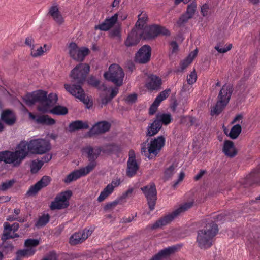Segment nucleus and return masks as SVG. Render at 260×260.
Listing matches in <instances>:
<instances>
[{
  "label": "nucleus",
  "mask_w": 260,
  "mask_h": 260,
  "mask_svg": "<svg viewBox=\"0 0 260 260\" xmlns=\"http://www.w3.org/2000/svg\"><path fill=\"white\" fill-rule=\"evenodd\" d=\"M50 149L49 142L43 139H33L28 143L21 141L15 151L0 152V161H3L7 164H12L14 167H18L28 154L29 152L42 154Z\"/></svg>",
  "instance_id": "nucleus-1"
},
{
  "label": "nucleus",
  "mask_w": 260,
  "mask_h": 260,
  "mask_svg": "<svg viewBox=\"0 0 260 260\" xmlns=\"http://www.w3.org/2000/svg\"><path fill=\"white\" fill-rule=\"evenodd\" d=\"M90 71V66L87 63H79L71 72L70 76L73 82H76L78 85L65 84L64 88L71 94L79 99L87 108L92 106V101L88 97H86L84 90L81 87L86 79L87 75Z\"/></svg>",
  "instance_id": "nucleus-2"
},
{
  "label": "nucleus",
  "mask_w": 260,
  "mask_h": 260,
  "mask_svg": "<svg viewBox=\"0 0 260 260\" xmlns=\"http://www.w3.org/2000/svg\"><path fill=\"white\" fill-rule=\"evenodd\" d=\"M57 100L56 94L50 93L47 96V93L42 90L27 94L24 98V101L28 106H32L35 103H38V110L43 113L48 112L49 108L53 107L56 103Z\"/></svg>",
  "instance_id": "nucleus-3"
},
{
  "label": "nucleus",
  "mask_w": 260,
  "mask_h": 260,
  "mask_svg": "<svg viewBox=\"0 0 260 260\" xmlns=\"http://www.w3.org/2000/svg\"><path fill=\"white\" fill-rule=\"evenodd\" d=\"M218 231L217 225L214 222H208L197 232L196 242L201 249H207L213 244V238Z\"/></svg>",
  "instance_id": "nucleus-4"
},
{
  "label": "nucleus",
  "mask_w": 260,
  "mask_h": 260,
  "mask_svg": "<svg viewBox=\"0 0 260 260\" xmlns=\"http://www.w3.org/2000/svg\"><path fill=\"white\" fill-rule=\"evenodd\" d=\"M165 138L160 136L152 141L148 148L146 147V143H145L142 145L141 153L144 154L149 159H152L161 150L165 144Z\"/></svg>",
  "instance_id": "nucleus-5"
},
{
  "label": "nucleus",
  "mask_w": 260,
  "mask_h": 260,
  "mask_svg": "<svg viewBox=\"0 0 260 260\" xmlns=\"http://www.w3.org/2000/svg\"><path fill=\"white\" fill-rule=\"evenodd\" d=\"M232 93V88L230 85L223 86L219 94V100L215 107L211 110V114H219L228 103Z\"/></svg>",
  "instance_id": "nucleus-6"
},
{
  "label": "nucleus",
  "mask_w": 260,
  "mask_h": 260,
  "mask_svg": "<svg viewBox=\"0 0 260 260\" xmlns=\"http://www.w3.org/2000/svg\"><path fill=\"white\" fill-rule=\"evenodd\" d=\"M124 72L122 68L117 64H112L109 68V71L104 73V78L114 83L117 86H120L123 82Z\"/></svg>",
  "instance_id": "nucleus-7"
},
{
  "label": "nucleus",
  "mask_w": 260,
  "mask_h": 260,
  "mask_svg": "<svg viewBox=\"0 0 260 260\" xmlns=\"http://www.w3.org/2000/svg\"><path fill=\"white\" fill-rule=\"evenodd\" d=\"M193 205L192 202L185 203L175 210L172 213L168 214L163 218H160L152 225L153 229L161 228L166 225L173 220V219L180 213L189 209Z\"/></svg>",
  "instance_id": "nucleus-8"
},
{
  "label": "nucleus",
  "mask_w": 260,
  "mask_h": 260,
  "mask_svg": "<svg viewBox=\"0 0 260 260\" xmlns=\"http://www.w3.org/2000/svg\"><path fill=\"white\" fill-rule=\"evenodd\" d=\"M140 32L142 39L144 40H150L159 35L169 36L170 34L167 29L158 25H152L145 27L142 31Z\"/></svg>",
  "instance_id": "nucleus-9"
},
{
  "label": "nucleus",
  "mask_w": 260,
  "mask_h": 260,
  "mask_svg": "<svg viewBox=\"0 0 260 260\" xmlns=\"http://www.w3.org/2000/svg\"><path fill=\"white\" fill-rule=\"evenodd\" d=\"M69 53L71 58L78 61H83L90 52L89 49L85 47L79 48L77 44L71 42L68 46Z\"/></svg>",
  "instance_id": "nucleus-10"
},
{
  "label": "nucleus",
  "mask_w": 260,
  "mask_h": 260,
  "mask_svg": "<svg viewBox=\"0 0 260 260\" xmlns=\"http://www.w3.org/2000/svg\"><path fill=\"white\" fill-rule=\"evenodd\" d=\"M72 196L70 190L62 192L55 197L51 202L50 208L51 210L61 209L68 207L69 205V200Z\"/></svg>",
  "instance_id": "nucleus-11"
},
{
  "label": "nucleus",
  "mask_w": 260,
  "mask_h": 260,
  "mask_svg": "<svg viewBox=\"0 0 260 260\" xmlns=\"http://www.w3.org/2000/svg\"><path fill=\"white\" fill-rule=\"evenodd\" d=\"M94 164L91 163L85 167L73 171L64 179V182L69 183L78 179L81 177L87 175L94 169Z\"/></svg>",
  "instance_id": "nucleus-12"
},
{
  "label": "nucleus",
  "mask_w": 260,
  "mask_h": 260,
  "mask_svg": "<svg viewBox=\"0 0 260 260\" xmlns=\"http://www.w3.org/2000/svg\"><path fill=\"white\" fill-rule=\"evenodd\" d=\"M118 92V87H108L103 85L99 86V92H100V97L102 105H105L115 96Z\"/></svg>",
  "instance_id": "nucleus-13"
},
{
  "label": "nucleus",
  "mask_w": 260,
  "mask_h": 260,
  "mask_svg": "<svg viewBox=\"0 0 260 260\" xmlns=\"http://www.w3.org/2000/svg\"><path fill=\"white\" fill-rule=\"evenodd\" d=\"M141 190L145 194L148 200V204L150 210H154L156 200V189L154 183L150 184L141 188Z\"/></svg>",
  "instance_id": "nucleus-14"
},
{
  "label": "nucleus",
  "mask_w": 260,
  "mask_h": 260,
  "mask_svg": "<svg viewBox=\"0 0 260 260\" xmlns=\"http://www.w3.org/2000/svg\"><path fill=\"white\" fill-rule=\"evenodd\" d=\"M51 181V178L48 176H44L35 185L31 186L27 191V195L32 196L36 194L42 188L46 187Z\"/></svg>",
  "instance_id": "nucleus-15"
},
{
  "label": "nucleus",
  "mask_w": 260,
  "mask_h": 260,
  "mask_svg": "<svg viewBox=\"0 0 260 260\" xmlns=\"http://www.w3.org/2000/svg\"><path fill=\"white\" fill-rule=\"evenodd\" d=\"M91 234V231L85 229L73 234L70 238L69 243L72 245L82 243Z\"/></svg>",
  "instance_id": "nucleus-16"
},
{
  "label": "nucleus",
  "mask_w": 260,
  "mask_h": 260,
  "mask_svg": "<svg viewBox=\"0 0 260 260\" xmlns=\"http://www.w3.org/2000/svg\"><path fill=\"white\" fill-rule=\"evenodd\" d=\"M151 49L148 45H144L136 54V60L141 63L147 62L150 58Z\"/></svg>",
  "instance_id": "nucleus-17"
},
{
  "label": "nucleus",
  "mask_w": 260,
  "mask_h": 260,
  "mask_svg": "<svg viewBox=\"0 0 260 260\" xmlns=\"http://www.w3.org/2000/svg\"><path fill=\"white\" fill-rule=\"evenodd\" d=\"M196 8L197 4L194 2L188 5L185 14L182 15L177 21V26L179 27L182 26L189 19L191 18L194 14Z\"/></svg>",
  "instance_id": "nucleus-18"
},
{
  "label": "nucleus",
  "mask_w": 260,
  "mask_h": 260,
  "mask_svg": "<svg viewBox=\"0 0 260 260\" xmlns=\"http://www.w3.org/2000/svg\"><path fill=\"white\" fill-rule=\"evenodd\" d=\"M121 183L119 179L113 180L111 183L108 184L99 196V202H101L106 199L111 194L115 188L118 187Z\"/></svg>",
  "instance_id": "nucleus-19"
},
{
  "label": "nucleus",
  "mask_w": 260,
  "mask_h": 260,
  "mask_svg": "<svg viewBox=\"0 0 260 260\" xmlns=\"http://www.w3.org/2000/svg\"><path fill=\"white\" fill-rule=\"evenodd\" d=\"M141 38V32H139L136 29L134 28L128 34L124 42V44L127 47L136 46L139 43Z\"/></svg>",
  "instance_id": "nucleus-20"
},
{
  "label": "nucleus",
  "mask_w": 260,
  "mask_h": 260,
  "mask_svg": "<svg viewBox=\"0 0 260 260\" xmlns=\"http://www.w3.org/2000/svg\"><path fill=\"white\" fill-rule=\"evenodd\" d=\"M120 13L121 12H118L111 17L106 18L103 22L99 25V29L107 31L112 28L117 22L118 15H120Z\"/></svg>",
  "instance_id": "nucleus-21"
},
{
  "label": "nucleus",
  "mask_w": 260,
  "mask_h": 260,
  "mask_svg": "<svg viewBox=\"0 0 260 260\" xmlns=\"http://www.w3.org/2000/svg\"><path fill=\"white\" fill-rule=\"evenodd\" d=\"M161 85V79L155 75H151L148 78L146 87L149 90H155L159 89Z\"/></svg>",
  "instance_id": "nucleus-22"
},
{
  "label": "nucleus",
  "mask_w": 260,
  "mask_h": 260,
  "mask_svg": "<svg viewBox=\"0 0 260 260\" xmlns=\"http://www.w3.org/2000/svg\"><path fill=\"white\" fill-rule=\"evenodd\" d=\"M81 151L82 154L86 156L88 158L89 161V164H91V163L94 164L95 165V168L96 166V162L95 160L98 158V155L94 152L93 148L90 146H87L82 148Z\"/></svg>",
  "instance_id": "nucleus-23"
},
{
  "label": "nucleus",
  "mask_w": 260,
  "mask_h": 260,
  "mask_svg": "<svg viewBox=\"0 0 260 260\" xmlns=\"http://www.w3.org/2000/svg\"><path fill=\"white\" fill-rule=\"evenodd\" d=\"M1 119L7 125H13L16 120L14 113L10 110L4 111L1 114Z\"/></svg>",
  "instance_id": "nucleus-24"
},
{
  "label": "nucleus",
  "mask_w": 260,
  "mask_h": 260,
  "mask_svg": "<svg viewBox=\"0 0 260 260\" xmlns=\"http://www.w3.org/2000/svg\"><path fill=\"white\" fill-rule=\"evenodd\" d=\"M48 14L59 25L61 24L63 22V18L59 12L57 5H53L49 8Z\"/></svg>",
  "instance_id": "nucleus-25"
},
{
  "label": "nucleus",
  "mask_w": 260,
  "mask_h": 260,
  "mask_svg": "<svg viewBox=\"0 0 260 260\" xmlns=\"http://www.w3.org/2000/svg\"><path fill=\"white\" fill-rule=\"evenodd\" d=\"M89 127L88 122L82 120H76L71 122L69 128L70 132H74L78 130L86 129Z\"/></svg>",
  "instance_id": "nucleus-26"
},
{
  "label": "nucleus",
  "mask_w": 260,
  "mask_h": 260,
  "mask_svg": "<svg viewBox=\"0 0 260 260\" xmlns=\"http://www.w3.org/2000/svg\"><path fill=\"white\" fill-rule=\"evenodd\" d=\"M223 151L226 155L230 157H233L237 153L234 143L229 140H226L224 142Z\"/></svg>",
  "instance_id": "nucleus-27"
},
{
  "label": "nucleus",
  "mask_w": 260,
  "mask_h": 260,
  "mask_svg": "<svg viewBox=\"0 0 260 260\" xmlns=\"http://www.w3.org/2000/svg\"><path fill=\"white\" fill-rule=\"evenodd\" d=\"M176 249V246H172L165 248L161 250L150 260H160L173 253Z\"/></svg>",
  "instance_id": "nucleus-28"
},
{
  "label": "nucleus",
  "mask_w": 260,
  "mask_h": 260,
  "mask_svg": "<svg viewBox=\"0 0 260 260\" xmlns=\"http://www.w3.org/2000/svg\"><path fill=\"white\" fill-rule=\"evenodd\" d=\"M147 19L148 17L147 14L145 13H141V14L138 16V20L136 22L134 28L136 29L139 31V32H142L145 27L147 26H145Z\"/></svg>",
  "instance_id": "nucleus-29"
},
{
  "label": "nucleus",
  "mask_w": 260,
  "mask_h": 260,
  "mask_svg": "<svg viewBox=\"0 0 260 260\" xmlns=\"http://www.w3.org/2000/svg\"><path fill=\"white\" fill-rule=\"evenodd\" d=\"M198 52V50L196 48L192 52L190 53L185 59L181 61L180 63V67L182 70L186 68L192 61L193 59L197 56Z\"/></svg>",
  "instance_id": "nucleus-30"
},
{
  "label": "nucleus",
  "mask_w": 260,
  "mask_h": 260,
  "mask_svg": "<svg viewBox=\"0 0 260 260\" xmlns=\"http://www.w3.org/2000/svg\"><path fill=\"white\" fill-rule=\"evenodd\" d=\"M161 123L159 120H154L148 127L147 135L152 136L156 134L161 127Z\"/></svg>",
  "instance_id": "nucleus-31"
},
{
  "label": "nucleus",
  "mask_w": 260,
  "mask_h": 260,
  "mask_svg": "<svg viewBox=\"0 0 260 260\" xmlns=\"http://www.w3.org/2000/svg\"><path fill=\"white\" fill-rule=\"evenodd\" d=\"M51 107L49 108L47 112L56 115H64L68 112V109L64 106H55L53 108L50 109Z\"/></svg>",
  "instance_id": "nucleus-32"
},
{
  "label": "nucleus",
  "mask_w": 260,
  "mask_h": 260,
  "mask_svg": "<svg viewBox=\"0 0 260 260\" xmlns=\"http://www.w3.org/2000/svg\"><path fill=\"white\" fill-rule=\"evenodd\" d=\"M38 123L47 125H52L55 124V121L54 119L50 118L48 115L38 116L36 119Z\"/></svg>",
  "instance_id": "nucleus-33"
},
{
  "label": "nucleus",
  "mask_w": 260,
  "mask_h": 260,
  "mask_svg": "<svg viewBox=\"0 0 260 260\" xmlns=\"http://www.w3.org/2000/svg\"><path fill=\"white\" fill-rule=\"evenodd\" d=\"M139 166L136 161H127L126 173L129 177L133 176L137 172Z\"/></svg>",
  "instance_id": "nucleus-34"
},
{
  "label": "nucleus",
  "mask_w": 260,
  "mask_h": 260,
  "mask_svg": "<svg viewBox=\"0 0 260 260\" xmlns=\"http://www.w3.org/2000/svg\"><path fill=\"white\" fill-rule=\"evenodd\" d=\"M241 132V127L239 124L234 125L229 133H228V130L224 129V133L232 139L237 138Z\"/></svg>",
  "instance_id": "nucleus-35"
},
{
  "label": "nucleus",
  "mask_w": 260,
  "mask_h": 260,
  "mask_svg": "<svg viewBox=\"0 0 260 260\" xmlns=\"http://www.w3.org/2000/svg\"><path fill=\"white\" fill-rule=\"evenodd\" d=\"M177 170V166L175 164L170 165L167 168L164 172V177L166 179H169L172 177Z\"/></svg>",
  "instance_id": "nucleus-36"
},
{
  "label": "nucleus",
  "mask_w": 260,
  "mask_h": 260,
  "mask_svg": "<svg viewBox=\"0 0 260 260\" xmlns=\"http://www.w3.org/2000/svg\"><path fill=\"white\" fill-rule=\"evenodd\" d=\"M50 216L48 214H44L39 217L35 225L38 228L45 226L49 221Z\"/></svg>",
  "instance_id": "nucleus-37"
},
{
  "label": "nucleus",
  "mask_w": 260,
  "mask_h": 260,
  "mask_svg": "<svg viewBox=\"0 0 260 260\" xmlns=\"http://www.w3.org/2000/svg\"><path fill=\"white\" fill-rule=\"evenodd\" d=\"M156 120H159L161 123L168 124L171 122V117L170 114H160L157 115V119Z\"/></svg>",
  "instance_id": "nucleus-38"
},
{
  "label": "nucleus",
  "mask_w": 260,
  "mask_h": 260,
  "mask_svg": "<svg viewBox=\"0 0 260 260\" xmlns=\"http://www.w3.org/2000/svg\"><path fill=\"white\" fill-rule=\"evenodd\" d=\"M15 182V180L12 179L3 182L0 185V190L5 191L9 189L13 186Z\"/></svg>",
  "instance_id": "nucleus-39"
},
{
  "label": "nucleus",
  "mask_w": 260,
  "mask_h": 260,
  "mask_svg": "<svg viewBox=\"0 0 260 260\" xmlns=\"http://www.w3.org/2000/svg\"><path fill=\"white\" fill-rule=\"evenodd\" d=\"M110 127L111 124L107 121L99 122V134L109 131Z\"/></svg>",
  "instance_id": "nucleus-40"
},
{
  "label": "nucleus",
  "mask_w": 260,
  "mask_h": 260,
  "mask_svg": "<svg viewBox=\"0 0 260 260\" xmlns=\"http://www.w3.org/2000/svg\"><path fill=\"white\" fill-rule=\"evenodd\" d=\"M170 92V89H166L160 93V94L156 98L155 101L157 102V103H160L165 100L169 95Z\"/></svg>",
  "instance_id": "nucleus-41"
},
{
  "label": "nucleus",
  "mask_w": 260,
  "mask_h": 260,
  "mask_svg": "<svg viewBox=\"0 0 260 260\" xmlns=\"http://www.w3.org/2000/svg\"><path fill=\"white\" fill-rule=\"evenodd\" d=\"M117 148V146L114 145H108L106 146L104 148L101 149L99 148V154L101 152H103L106 154H109L114 151Z\"/></svg>",
  "instance_id": "nucleus-42"
},
{
  "label": "nucleus",
  "mask_w": 260,
  "mask_h": 260,
  "mask_svg": "<svg viewBox=\"0 0 260 260\" xmlns=\"http://www.w3.org/2000/svg\"><path fill=\"white\" fill-rule=\"evenodd\" d=\"M43 165V161L39 160L38 161H33L31 165V171L33 173L37 172Z\"/></svg>",
  "instance_id": "nucleus-43"
},
{
  "label": "nucleus",
  "mask_w": 260,
  "mask_h": 260,
  "mask_svg": "<svg viewBox=\"0 0 260 260\" xmlns=\"http://www.w3.org/2000/svg\"><path fill=\"white\" fill-rule=\"evenodd\" d=\"M44 52V51L42 47H40L36 49L33 45L31 49V55L34 57H37L41 56Z\"/></svg>",
  "instance_id": "nucleus-44"
},
{
  "label": "nucleus",
  "mask_w": 260,
  "mask_h": 260,
  "mask_svg": "<svg viewBox=\"0 0 260 260\" xmlns=\"http://www.w3.org/2000/svg\"><path fill=\"white\" fill-rule=\"evenodd\" d=\"M197 75L194 70L187 76V81L188 84L191 85L195 83L197 81Z\"/></svg>",
  "instance_id": "nucleus-45"
},
{
  "label": "nucleus",
  "mask_w": 260,
  "mask_h": 260,
  "mask_svg": "<svg viewBox=\"0 0 260 260\" xmlns=\"http://www.w3.org/2000/svg\"><path fill=\"white\" fill-rule=\"evenodd\" d=\"M39 244V241L37 239H28L24 243L25 247L30 248L37 246Z\"/></svg>",
  "instance_id": "nucleus-46"
},
{
  "label": "nucleus",
  "mask_w": 260,
  "mask_h": 260,
  "mask_svg": "<svg viewBox=\"0 0 260 260\" xmlns=\"http://www.w3.org/2000/svg\"><path fill=\"white\" fill-rule=\"evenodd\" d=\"M232 44H229L225 46V47L220 48L219 45H217L215 47V49L220 53H224L230 50L232 48Z\"/></svg>",
  "instance_id": "nucleus-47"
},
{
  "label": "nucleus",
  "mask_w": 260,
  "mask_h": 260,
  "mask_svg": "<svg viewBox=\"0 0 260 260\" xmlns=\"http://www.w3.org/2000/svg\"><path fill=\"white\" fill-rule=\"evenodd\" d=\"M137 99V95L136 93H132L127 96L125 99V102L128 104L135 103Z\"/></svg>",
  "instance_id": "nucleus-48"
},
{
  "label": "nucleus",
  "mask_w": 260,
  "mask_h": 260,
  "mask_svg": "<svg viewBox=\"0 0 260 260\" xmlns=\"http://www.w3.org/2000/svg\"><path fill=\"white\" fill-rule=\"evenodd\" d=\"M19 236L18 234H14L13 235H11L9 232H5L3 233L2 236V240L6 241L9 239H13L15 237H18Z\"/></svg>",
  "instance_id": "nucleus-49"
},
{
  "label": "nucleus",
  "mask_w": 260,
  "mask_h": 260,
  "mask_svg": "<svg viewBox=\"0 0 260 260\" xmlns=\"http://www.w3.org/2000/svg\"><path fill=\"white\" fill-rule=\"evenodd\" d=\"M87 83L94 87H98V80L93 76H90L87 79Z\"/></svg>",
  "instance_id": "nucleus-50"
},
{
  "label": "nucleus",
  "mask_w": 260,
  "mask_h": 260,
  "mask_svg": "<svg viewBox=\"0 0 260 260\" xmlns=\"http://www.w3.org/2000/svg\"><path fill=\"white\" fill-rule=\"evenodd\" d=\"M159 105V104L157 103V102L155 100L149 109V114L150 115L154 114L156 111Z\"/></svg>",
  "instance_id": "nucleus-51"
},
{
  "label": "nucleus",
  "mask_w": 260,
  "mask_h": 260,
  "mask_svg": "<svg viewBox=\"0 0 260 260\" xmlns=\"http://www.w3.org/2000/svg\"><path fill=\"white\" fill-rule=\"evenodd\" d=\"M119 203V200H115L112 202H110L105 205V209L106 210L113 209Z\"/></svg>",
  "instance_id": "nucleus-52"
},
{
  "label": "nucleus",
  "mask_w": 260,
  "mask_h": 260,
  "mask_svg": "<svg viewBox=\"0 0 260 260\" xmlns=\"http://www.w3.org/2000/svg\"><path fill=\"white\" fill-rule=\"evenodd\" d=\"M56 256L54 252H50L46 256L43 258L42 260H56Z\"/></svg>",
  "instance_id": "nucleus-53"
},
{
  "label": "nucleus",
  "mask_w": 260,
  "mask_h": 260,
  "mask_svg": "<svg viewBox=\"0 0 260 260\" xmlns=\"http://www.w3.org/2000/svg\"><path fill=\"white\" fill-rule=\"evenodd\" d=\"M110 36L113 37H120V28L117 27L110 32Z\"/></svg>",
  "instance_id": "nucleus-54"
},
{
  "label": "nucleus",
  "mask_w": 260,
  "mask_h": 260,
  "mask_svg": "<svg viewBox=\"0 0 260 260\" xmlns=\"http://www.w3.org/2000/svg\"><path fill=\"white\" fill-rule=\"evenodd\" d=\"M97 126H98V123H95L94 124L93 128H92L91 129H90V131L88 132V133L87 134L88 136L91 137L93 135L98 133V129L96 128Z\"/></svg>",
  "instance_id": "nucleus-55"
},
{
  "label": "nucleus",
  "mask_w": 260,
  "mask_h": 260,
  "mask_svg": "<svg viewBox=\"0 0 260 260\" xmlns=\"http://www.w3.org/2000/svg\"><path fill=\"white\" fill-rule=\"evenodd\" d=\"M171 53L176 52L178 50V46L176 42L172 41L170 43Z\"/></svg>",
  "instance_id": "nucleus-56"
},
{
  "label": "nucleus",
  "mask_w": 260,
  "mask_h": 260,
  "mask_svg": "<svg viewBox=\"0 0 260 260\" xmlns=\"http://www.w3.org/2000/svg\"><path fill=\"white\" fill-rule=\"evenodd\" d=\"M4 232H10L11 231H13L12 228H11V225L8 223V222H5L4 224Z\"/></svg>",
  "instance_id": "nucleus-57"
},
{
  "label": "nucleus",
  "mask_w": 260,
  "mask_h": 260,
  "mask_svg": "<svg viewBox=\"0 0 260 260\" xmlns=\"http://www.w3.org/2000/svg\"><path fill=\"white\" fill-rule=\"evenodd\" d=\"M26 251H27V257H28L33 255L35 254V253L36 252V249L33 247H30V248L27 247V248L26 249Z\"/></svg>",
  "instance_id": "nucleus-58"
},
{
  "label": "nucleus",
  "mask_w": 260,
  "mask_h": 260,
  "mask_svg": "<svg viewBox=\"0 0 260 260\" xmlns=\"http://www.w3.org/2000/svg\"><path fill=\"white\" fill-rule=\"evenodd\" d=\"M136 161L135 153L133 150H130L129 152V158L128 161Z\"/></svg>",
  "instance_id": "nucleus-59"
},
{
  "label": "nucleus",
  "mask_w": 260,
  "mask_h": 260,
  "mask_svg": "<svg viewBox=\"0 0 260 260\" xmlns=\"http://www.w3.org/2000/svg\"><path fill=\"white\" fill-rule=\"evenodd\" d=\"M17 254L18 256L27 257L26 249L19 250L17 252Z\"/></svg>",
  "instance_id": "nucleus-60"
},
{
  "label": "nucleus",
  "mask_w": 260,
  "mask_h": 260,
  "mask_svg": "<svg viewBox=\"0 0 260 260\" xmlns=\"http://www.w3.org/2000/svg\"><path fill=\"white\" fill-rule=\"evenodd\" d=\"M33 42L34 39L31 36H28L25 39V43L28 46H31Z\"/></svg>",
  "instance_id": "nucleus-61"
},
{
  "label": "nucleus",
  "mask_w": 260,
  "mask_h": 260,
  "mask_svg": "<svg viewBox=\"0 0 260 260\" xmlns=\"http://www.w3.org/2000/svg\"><path fill=\"white\" fill-rule=\"evenodd\" d=\"M208 8V6L207 4H205L202 7L201 12L202 13L203 16H206L207 15Z\"/></svg>",
  "instance_id": "nucleus-62"
},
{
  "label": "nucleus",
  "mask_w": 260,
  "mask_h": 260,
  "mask_svg": "<svg viewBox=\"0 0 260 260\" xmlns=\"http://www.w3.org/2000/svg\"><path fill=\"white\" fill-rule=\"evenodd\" d=\"M184 175H185L184 173L183 172H181L180 173L179 178L178 179L177 181L174 183V186L177 185L179 182L182 181V180L183 179V178L184 177Z\"/></svg>",
  "instance_id": "nucleus-63"
},
{
  "label": "nucleus",
  "mask_w": 260,
  "mask_h": 260,
  "mask_svg": "<svg viewBox=\"0 0 260 260\" xmlns=\"http://www.w3.org/2000/svg\"><path fill=\"white\" fill-rule=\"evenodd\" d=\"M11 198L9 196H0V202H7L10 200Z\"/></svg>",
  "instance_id": "nucleus-64"
}]
</instances>
